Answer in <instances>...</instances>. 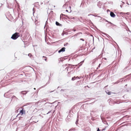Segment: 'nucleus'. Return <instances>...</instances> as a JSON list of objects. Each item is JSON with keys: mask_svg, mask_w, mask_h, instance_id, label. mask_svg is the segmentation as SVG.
Segmentation results:
<instances>
[{"mask_svg": "<svg viewBox=\"0 0 131 131\" xmlns=\"http://www.w3.org/2000/svg\"><path fill=\"white\" fill-rule=\"evenodd\" d=\"M19 33L18 32H15L13 34L11 37V38L13 40H16L19 36Z\"/></svg>", "mask_w": 131, "mask_h": 131, "instance_id": "1", "label": "nucleus"}, {"mask_svg": "<svg viewBox=\"0 0 131 131\" xmlns=\"http://www.w3.org/2000/svg\"><path fill=\"white\" fill-rule=\"evenodd\" d=\"M83 62H81L80 63H78V64H77V65H72V64H68V65L69 66H75L76 67L78 66H79L78 68H79V67H80L82 65V64L83 63Z\"/></svg>", "mask_w": 131, "mask_h": 131, "instance_id": "2", "label": "nucleus"}, {"mask_svg": "<svg viewBox=\"0 0 131 131\" xmlns=\"http://www.w3.org/2000/svg\"><path fill=\"white\" fill-rule=\"evenodd\" d=\"M29 91H22L20 92V93L21 94H22L24 95H25Z\"/></svg>", "mask_w": 131, "mask_h": 131, "instance_id": "3", "label": "nucleus"}, {"mask_svg": "<svg viewBox=\"0 0 131 131\" xmlns=\"http://www.w3.org/2000/svg\"><path fill=\"white\" fill-rule=\"evenodd\" d=\"M66 48L65 47H63L58 51V53H60L61 52H64L65 51Z\"/></svg>", "mask_w": 131, "mask_h": 131, "instance_id": "4", "label": "nucleus"}, {"mask_svg": "<svg viewBox=\"0 0 131 131\" xmlns=\"http://www.w3.org/2000/svg\"><path fill=\"white\" fill-rule=\"evenodd\" d=\"M110 15L112 17L114 18L115 17L116 15L113 12H110Z\"/></svg>", "mask_w": 131, "mask_h": 131, "instance_id": "5", "label": "nucleus"}, {"mask_svg": "<svg viewBox=\"0 0 131 131\" xmlns=\"http://www.w3.org/2000/svg\"><path fill=\"white\" fill-rule=\"evenodd\" d=\"M25 111L23 110V109H22L20 112V113L21 114V115H22L23 114H25Z\"/></svg>", "mask_w": 131, "mask_h": 131, "instance_id": "6", "label": "nucleus"}, {"mask_svg": "<svg viewBox=\"0 0 131 131\" xmlns=\"http://www.w3.org/2000/svg\"><path fill=\"white\" fill-rule=\"evenodd\" d=\"M56 24L57 26H62V25L60 24L57 21H56Z\"/></svg>", "mask_w": 131, "mask_h": 131, "instance_id": "7", "label": "nucleus"}, {"mask_svg": "<svg viewBox=\"0 0 131 131\" xmlns=\"http://www.w3.org/2000/svg\"><path fill=\"white\" fill-rule=\"evenodd\" d=\"M103 34L106 35L107 36V37L108 38H109V39H112V37H110V36H109L107 34H105L104 33H103Z\"/></svg>", "mask_w": 131, "mask_h": 131, "instance_id": "8", "label": "nucleus"}, {"mask_svg": "<svg viewBox=\"0 0 131 131\" xmlns=\"http://www.w3.org/2000/svg\"><path fill=\"white\" fill-rule=\"evenodd\" d=\"M105 92H106V93H107V94H108V95H110L111 94V93L112 92H110L108 91V90L105 91Z\"/></svg>", "mask_w": 131, "mask_h": 131, "instance_id": "9", "label": "nucleus"}, {"mask_svg": "<svg viewBox=\"0 0 131 131\" xmlns=\"http://www.w3.org/2000/svg\"><path fill=\"white\" fill-rule=\"evenodd\" d=\"M122 79H121L119 80L118 81H117L116 82H115V84H117L119 82H121V80H122Z\"/></svg>", "mask_w": 131, "mask_h": 131, "instance_id": "10", "label": "nucleus"}, {"mask_svg": "<svg viewBox=\"0 0 131 131\" xmlns=\"http://www.w3.org/2000/svg\"><path fill=\"white\" fill-rule=\"evenodd\" d=\"M76 79V77H74L72 78L71 80L72 81H74Z\"/></svg>", "mask_w": 131, "mask_h": 131, "instance_id": "11", "label": "nucleus"}, {"mask_svg": "<svg viewBox=\"0 0 131 131\" xmlns=\"http://www.w3.org/2000/svg\"><path fill=\"white\" fill-rule=\"evenodd\" d=\"M14 98H15L16 99H18L15 96L13 95L12 97V99L11 100V101H12L13 99H14Z\"/></svg>", "mask_w": 131, "mask_h": 131, "instance_id": "12", "label": "nucleus"}, {"mask_svg": "<svg viewBox=\"0 0 131 131\" xmlns=\"http://www.w3.org/2000/svg\"><path fill=\"white\" fill-rule=\"evenodd\" d=\"M96 59H95L93 60V63H95L96 60Z\"/></svg>", "mask_w": 131, "mask_h": 131, "instance_id": "13", "label": "nucleus"}, {"mask_svg": "<svg viewBox=\"0 0 131 131\" xmlns=\"http://www.w3.org/2000/svg\"><path fill=\"white\" fill-rule=\"evenodd\" d=\"M66 16V15H64V14H61V15H60V17L61 18V17H63V16Z\"/></svg>", "mask_w": 131, "mask_h": 131, "instance_id": "14", "label": "nucleus"}, {"mask_svg": "<svg viewBox=\"0 0 131 131\" xmlns=\"http://www.w3.org/2000/svg\"><path fill=\"white\" fill-rule=\"evenodd\" d=\"M57 102V101H55L54 102H53V103H48L50 104H53L54 103H55L56 102Z\"/></svg>", "mask_w": 131, "mask_h": 131, "instance_id": "15", "label": "nucleus"}, {"mask_svg": "<svg viewBox=\"0 0 131 131\" xmlns=\"http://www.w3.org/2000/svg\"><path fill=\"white\" fill-rule=\"evenodd\" d=\"M101 65V63H100L98 66V67L97 68V69H98V68H99L100 67V66Z\"/></svg>", "mask_w": 131, "mask_h": 131, "instance_id": "16", "label": "nucleus"}, {"mask_svg": "<svg viewBox=\"0 0 131 131\" xmlns=\"http://www.w3.org/2000/svg\"><path fill=\"white\" fill-rule=\"evenodd\" d=\"M76 79H81V77H78L77 76V77H76Z\"/></svg>", "mask_w": 131, "mask_h": 131, "instance_id": "17", "label": "nucleus"}, {"mask_svg": "<svg viewBox=\"0 0 131 131\" xmlns=\"http://www.w3.org/2000/svg\"><path fill=\"white\" fill-rule=\"evenodd\" d=\"M28 56L30 57H31L32 56V55L31 53H29L28 54Z\"/></svg>", "mask_w": 131, "mask_h": 131, "instance_id": "18", "label": "nucleus"}, {"mask_svg": "<svg viewBox=\"0 0 131 131\" xmlns=\"http://www.w3.org/2000/svg\"><path fill=\"white\" fill-rule=\"evenodd\" d=\"M68 43H67L66 44H64V46H67L68 44Z\"/></svg>", "mask_w": 131, "mask_h": 131, "instance_id": "19", "label": "nucleus"}, {"mask_svg": "<svg viewBox=\"0 0 131 131\" xmlns=\"http://www.w3.org/2000/svg\"><path fill=\"white\" fill-rule=\"evenodd\" d=\"M69 68V67L68 66L66 68V69H67V71H68V69Z\"/></svg>", "mask_w": 131, "mask_h": 131, "instance_id": "20", "label": "nucleus"}, {"mask_svg": "<svg viewBox=\"0 0 131 131\" xmlns=\"http://www.w3.org/2000/svg\"><path fill=\"white\" fill-rule=\"evenodd\" d=\"M80 33H81V32H79V33H78L77 34H75V36H77L78 34H80Z\"/></svg>", "mask_w": 131, "mask_h": 131, "instance_id": "21", "label": "nucleus"}, {"mask_svg": "<svg viewBox=\"0 0 131 131\" xmlns=\"http://www.w3.org/2000/svg\"><path fill=\"white\" fill-rule=\"evenodd\" d=\"M108 23L111 24V25H113L114 26H115V25H114L113 24H112V23L111 22H110V21H109L108 22Z\"/></svg>", "mask_w": 131, "mask_h": 131, "instance_id": "22", "label": "nucleus"}, {"mask_svg": "<svg viewBox=\"0 0 131 131\" xmlns=\"http://www.w3.org/2000/svg\"><path fill=\"white\" fill-rule=\"evenodd\" d=\"M78 119H77V121H76V122H75V123L76 124H77V123L78 122Z\"/></svg>", "mask_w": 131, "mask_h": 131, "instance_id": "23", "label": "nucleus"}, {"mask_svg": "<svg viewBox=\"0 0 131 131\" xmlns=\"http://www.w3.org/2000/svg\"><path fill=\"white\" fill-rule=\"evenodd\" d=\"M65 16L66 17H67V18L69 19H70V18L69 17H68L67 15H66V16Z\"/></svg>", "mask_w": 131, "mask_h": 131, "instance_id": "24", "label": "nucleus"}, {"mask_svg": "<svg viewBox=\"0 0 131 131\" xmlns=\"http://www.w3.org/2000/svg\"><path fill=\"white\" fill-rule=\"evenodd\" d=\"M51 111H49L48 112V113H47V114H49V113H51Z\"/></svg>", "mask_w": 131, "mask_h": 131, "instance_id": "25", "label": "nucleus"}, {"mask_svg": "<svg viewBox=\"0 0 131 131\" xmlns=\"http://www.w3.org/2000/svg\"><path fill=\"white\" fill-rule=\"evenodd\" d=\"M75 130V129H70V130H69L68 131H71V130Z\"/></svg>", "mask_w": 131, "mask_h": 131, "instance_id": "26", "label": "nucleus"}, {"mask_svg": "<svg viewBox=\"0 0 131 131\" xmlns=\"http://www.w3.org/2000/svg\"><path fill=\"white\" fill-rule=\"evenodd\" d=\"M96 131H100V130L99 128H97V130Z\"/></svg>", "mask_w": 131, "mask_h": 131, "instance_id": "27", "label": "nucleus"}, {"mask_svg": "<svg viewBox=\"0 0 131 131\" xmlns=\"http://www.w3.org/2000/svg\"><path fill=\"white\" fill-rule=\"evenodd\" d=\"M91 36H92L93 37V42H94V37H93V36L92 35H91Z\"/></svg>", "mask_w": 131, "mask_h": 131, "instance_id": "28", "label": "nucleus"}, {"mask_svg": "<svg viewBox=\"0 0 131 131\" xmlns=\"http://www.w3.org/2000/svg\"><path fill=\"white\" fill-rule=\"evenodd\" d=\"M64 90H65L61 89V90H60V91L61 92L62 91H64Z\"/></svg>", "mask_w": 131, "mask_h": 131, "instance_id": "29", "label": "nucleus"}, {"mask_svg": "<svg viewBox=\"0 0 131 131\" xmlns=\"http://www.w3.org/2000/svg\"><path fill=\"white\" fill-rule=\"evenodd\" d=\"M80 40H82L83 41H84V39L82 38L80 39Z\"/></svg>", "mask_w": 131, "mask_h": 131, "instance_id": "30", "label": "nucleus"}, {"mask_svg": "<svg viewBox=\"0 0 131 131\" xmlns=\"http://www.w3.org/2000/svg\"><path fill=\"white\" fill-rule=\"evenodd\" d=\"M45 60L46 61H47V58H45Z\"/></svg>", "mask_w": 131, "mask_h": 131, "instance_id": "31", "label": "nucleus"}, {"mask_svg": "<svg viewBox=\"0 0 131 131\" xmlns=\"http://www.w3.org/2000/svg\"><path fill=\"white\" fill-rule=\"evenodd\" d=\"M46 85V84L44 86H42L41 87V88H43V87H44Z\"/></svg>", "mask_w": 131, "mask_h": 131, "instance_id": "32", "label": "nucleus"}, {"mask_svg": "<svg viewBox=\"0 0 131 131\" xmlns=\"http://www.w3.org/2000/svg\"><path fill=\"white\" fill-rule=\"evenodd\" d=\"M126 91H127V92H128V91H129V90H127V89H126Z\"/></svg>", "mask_w": 131, "mask_h": 131, "instance_id": "33", "label": "nucleus"}, {"mask_svg": "<svg viewBox=\"0 0 131 131\" xmlns=\"http://www.w3.org/2000/svg\"><path fill=\"white\" fill-rule=\"evenodd\" d=\"M42 57L43 58H46V57H45V56H43Z\"/></svg>", "mask_w": 131, "mask_h": 131, "instance_id": "34", "label": "nucleus"}, {"mask_svg": "<svg viewBox=\"0 0 131 131\" xmlns=\"http://www.w3.org/2000/svg\"><path fill=\"white\" fill-rule=\"evenodd\" d=\"M105 21L106 22H107L108 23V22H109L107 20H105Z\"/></svg>", "mask_w": 131, "mask_h": 131, "instance_id": "35", "label": "nucleus"}, {"mask_svg": "<svg viewBox=\"0 0 131 131\" xmlns=\"http://www.w3.org/2000/svg\"><path fill=\"white\" fill-rule=\"evenodd\" d=\"M66 6V5L65 4H64L63 5V7H64L65 6Z\"/></svg>", "mask_w": 131, "mask_h": 131, "instance_id": "36", "label": "nucleus"}, {"mask_svg": "<svg viewBox=\"0 0 131 131\" xmlns=\"http://www.w3.org/2000/svg\"><path fill=\"white\" fill-rule=\"evenodd\" d=\"M122 5L121 4L120 5V7H121V8H122Z\"/></svg>", "mask_w": 131, "mask_h": 131, "instance_id": "37", "label": "nucleus"}, {"mask_svg": "<svg viewBox=\"0 0 131 131\" xmlns=\"http://www.w3.org/2000/svg\"><path fill=\"white\" fill-rule=\"evenodd\" d=\"M55 111L54 110L53 111V112H52L53 114L54 113Z\"/></svg>", "mask_w": 131, "mask_h": 131, "instance_id": "38", "label": "nucleus"}, {"mask_svg": "<svg viewBox=\"0 0 131 131\" xmlns=\"http://www.w3.org/2000/svg\"><path fill=\"white\" fill-rule=\"evenodd\" d=\"M103 59H104L105 60H106V58H104Z\"/></svg>", "mask_w": 131, "mask_h": 131, "instance_id": "39", "label": "nucleus"}, {"mask_svg": "<svg viewBox=\"0 0 131 131\" xmlns=\"http://www.w3.org/2000/svg\"><path fill=\"white\" fill-rule=\"evenodd\" d=\"M73 31H76V30H75V29H73Z\"/></svg>", "mask_w": 131, "mask_h": 131, "instance_id": "40", "label": "nucleus"}, {"mask_svg": "<svg viewBox=\"0 0 131 131\" xmlns=\"http://www.w3.org/2000/svg\"><path fill=\"white\" fill-rule=\"evenodd\" d=\"M129 13H126V14L128 15L129 14Z\"/></svg>", "mask_w": 131, "mask_h": 131, "instance_id": "41", "label": "nucleus"}, {"mask_svg": "<svg viewBox=\"0 0 131 131\" xmlns=\"http://www.w3.org/2000/svg\"><path fill=\"white\" fill-rule=\"evenodd\" d=\"M66 11L67 12H68V10H66Z\"/></svg>", "mask_w": 131, "mask_h": 131, "instance_id": "42", "label": "nucleus"}, {"mask_svg": "<svg viewBox=\"0 0 131 131\" xmlns=\"http://www.w3.org/2000/svg\"><path fill=\"white\" fill-rule=\"evenodd\" d=\"M54 91H51V92H50L51 93V92H53Z\"/></svg>", "mask_w": 131, "mask_h": 131, "instance_id": "43", "label": "nucleus"}, {"mask_svg": "<svg viewBox=\"0 0 131 131\" xmlns=\"http://www.w3.org/2000/svg\"><path fill=\"white\" fill-rule=\"evenodd\" d=\"M126 80H127V79H125L124 80V81H126Z\"/></svg>", "mask_w": 131, "mask_h": 131, "instance_id": "44", "label": "nucleus"}, {"mask_svg": "<svg viewBox=\"0 0 131 131\" xmlns=\"http://www.w3.org/2000/svg\"><path fill=\"white\" fill-rule=\"evenodd\" d=\"M67 64H65V66H67Z\"/></svg>", "mask_w": 131, "mask_h": 131, "instance_id": "45", "label": "nucleus"}, {"mask_svg": "<svg viewBox=\"0 0 131 131\" xmlns=\"http://www.w3.org/2000/svg\"><path fill=\"white\" fill-rule=\"evenodd\" d=\"M47 23H47V21H46V24Z\"/></svg>", "mask_w": 131, "mask_h": 131, "instance_id": "46", "label": "nucleus"}, {"mask_svg": "<svg viewBox=\"0 0 131 131\" xmlns=\"http://www.w3.org/2000/svg\"><path fill=\"white\" fill-rule=\"evenodd\" d=\"M34 90H35L36 89V88H34Z\"/></svg>", "mask_w": 131, "mask_h": 131, "instance_id": "47", "label": "nucleus"}, {"mask_svg": "<svg viewBox=\"0 0 131 131\" xmlns=\"http://www.w3.org/2000/svg\"><path fill=\"white\" fill-rule=\"evenodd\" d=\"M62 36H63V35H64V34H63L62 33Z\"/></svg>", "mask_w": 131, "mask_h": 131, "instance_id": "48", "label": "nucleus"}, {"mask_svg": "<svg viewBox=\"0 0 131 131\" xmlns=\"http://www.w3.org/2000/svg\"><path fill=\"white\" fill-rule=\"evenodd\" d=\"M122 3H124L123 2H122Z\"/></svg>", "mask_w": 131, "mask_h": 131, "instance_id": "49", "label": "nucleus"}, {"mask_svg": "<svg viewBox=\"0 0 131 131\" xmlns=\"http://www.w3.org/2000/svg\"><path fill=\"white\" fill-rule=\"evenodd\" d=\"M71 68L72 69L73 68V67H71Z\"/></svg>", "mask_w": 131, "mask_h": 131, "instance_id": "50", "label": "nucleus"}, {"mask_svg": "<svg viewBox=\"0 0 131 131\" xmlns=\"http://www.w3.org/2000/svg\"><path fill=\"white\" fill-rule=\"evenodd\" d=\"M108 11H110V10H107V12Z\"/></svg>", "mask_w": 131, "mask_h": 131, "instance_id": "51", "label": "nucleus"}, {"mask_svg": "<svg viewBox=\"0 0 131 131\" xmlns=\"http://www.w3.org/2000/svg\"><path fill=\"white\" fill-rule=\"evenodd\" d=\"M127 84H126V85H125V86H127Z\"/></svg>", "mask_w": 131, "mask_h": 131, "instance_id": "52", "label": "nucleus"}, {"mask_svg": "<svg viewBox=\"0 0 131 131\" xmlns=\"http://www.w3.org/2000/svg\"><path fill=\"white\" fill-rule=\"evenodd\" d=\"M70 7V8H71V6H70V7Z\"/></svg>", "mask_w": 131, "mask_h": 131, "instance_id": "53", "label": "nucleus"}, {"mask_svg": "<svg viewBox=\"0 0 131 131\" xmlns=\"http://www.w3.org/2000/svg\"><path fill=\"white\" fill-rule=\"evenodd\" d=\"M5 94H4V96H5Z\"/></svg>", "mask_w": 131, "mask_h": 131, "instance_id": "54", "label": "nucleus"}, {"mask_svg": "<svg viewBox=\"0 0 131 131\" xmlns=\"http://www.w3.org/2000/svg\"><path fill=\"white\" fill-rule=\"evenodd\" d=\"M43 4V3H41V4Z\"/></svg>", "mask_w": 131, "mask_h": 131, "instance_id": "55", "label": "nucleus"}, {"mask_svg": "<svg viewBox=\"0 0 131 131\" xmlns=\"http://www.w3.org/2000/svg\"><path fill=\"white\" fill-rule=\"evenodd\" d=\"M2 5H3V4H1Z\"/></svg>", "mask_w": 131, "mask_h": 131, "instance_id": "56", "label": "nucleus"}, {"mask_svg": "<svg viewBox=\"0 0 131 131\" xmlns=\"http://www.w3.org/2000/svg\"><path fill=\"white\" fill-rule=\"evenodd\" d=\"M73 19H74V17H73Z\"/></svg>", "mask_w": 131, "mask_h": 131, "instance_id": "57", "label": "nucleus"}, {"mask_svg": "<svg viewBox=\"0 0 131 131\" xmlns=\"http://www.w3.org/2000/svg\"><path fill=\"white\" fill-rule=\"evenodd\" d=\"M99 17H100V16H98Z\"/></svg>", "mask_w": 131, "mask_h": 131, "instance_id": "58", "label": "nucleus"}, {"mask_svg": "<svg viewBox=\"0 0 131 131\" xmlns=\"http://www.w3.org/2000/svg\"><path fill=\"white\" fill-rule=\"evenodd\" d=\"M33 10L34 11V8L33 9Z\"/></svg>", "mask_w": 131, "mask_h": 131, "instance_id": "59", "label": "nucleus"}, {"mask_svg": "<svg viewBox=\"0 0 131 131\" xmlns=\"http://www.w3.org/2000/svg\"><path fill=\"white\" fill-rule=\"evenodd\" d=\"M87 86L88 87H89L88 86Z\"/></svg>", "mask_w": 131, "mask_h": 131, "instance_id": "60", "label": "nucleus"}, {"mask_svg": "<svg viewBox=\"0 0 131 131\" xmlns=\"http://www.w3.org/2000/svg\"><path fill=\"white\" fill-rule=\"evenodd\" d=\"M57 106H56V107H55V108Z\"/></svg>", "mask_w": 131, "mask_h": 131, "instance_id": "61", "label": "nucleus"}, {"mask_svg": "<svg viewBox=\"0 0 131 131\" xmlns=\"http://www.w3.org/2000/svg\"><path fill=\"white\" fill-rule=\"evenodd\" d=\"M130 5H131V4H130Z\"/></svg>", "mask_w": 131, "mask_h": 131, "instance_id": "62", "label": "nucleus"}]
</instances>
